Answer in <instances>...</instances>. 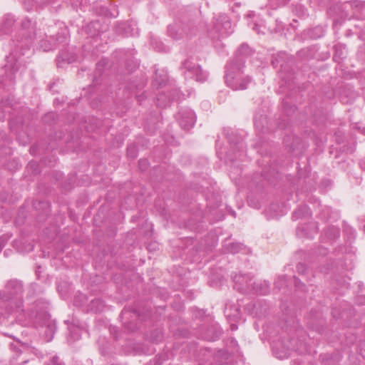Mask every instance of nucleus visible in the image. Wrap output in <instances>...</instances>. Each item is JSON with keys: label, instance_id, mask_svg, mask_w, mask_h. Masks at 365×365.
Masks as SVG:
<instances>
[{"label": "nucleus", "instance_id": "nucleus-1", "mask_svg": "<svg viewBox=\"0 0 365 365\" xmlns=\"http://www.w3.org/2000/svg\"><path fill=\"white\" fill-rule=\"evenodd\" d=\"M23 284L17 279L9 280L3 289L0 290V304L5 306V309L0 312L2 316L11 314H20L23 309Z\"/></svg>", "mask_w": 365, "mask_h": 365}, {"label": "nucleus", "instance_id": "nucleus-2", "mask_svg": "<svg viewBox=\"0 0 365 365\" xmlns=\"http://www.w3.org/2000/svg\"><path fill=\"white\" fill-rule=\"evenodd\" d=\"M245 61L242 57L235 56L226 66L225 82L232 90H245L251 82L250 76H242Z\"/></svg>", "mask_w": 365, "mask_h": 365}, {"label": "nucleus", "instance_id": "nucleus-3", "mask_svg": "<svg viewBox=\"0 0 365 365\" xmlns=\"http://www.w3.org/2000/svg\"><path fill=\"white\" fill-rule=\"evenodd\" d=\"M292 351H300L299 342L295 339H279L272 345L274 355L280 359L289 357Z\"/></svg>", "mask_w": 365, "mask_h": 365}, {"label": "nucleus", "instance_id": "nucleus-4", "mask_svg": "<svg viewBox=\"0 0 365 365\" xmlns=\"http://www.w3.org/2000/svg\"><path fill=\"white\" fill-rule=\"evenodd\" d=\"M181 69L186 79H194L197 82H204L208 76L207 73L202 71L200 65L193 62L191 58L184 61Z\"/></svg>", "mask_w": 365, "mask_h": 365}, {"label": "nucleus", "instance_id": "nucleus-5", "mask_svg": "<svg viewBox=\"0 0 365 365\" xmlns=\"http://www.w3.org/2000/svg\"><path fill=\"white\" fill-rule=\"evenodd\" d=\"M292 63L293 59L288 57V55L284 52L278 53L276 56H272V64L274 67L277 68L278 66L281 67V78L289 85L290 82H292L293 81L292 73H289L287 76H286L283 74V73L286 70L287 67Z\"/></svg>", "mask_w": 365, "mask_h": 365}, {"label": "nucleus", "instance_id": "nucleus-6", "mask_svg": "<svg viewBox=\"0 0 365 365\" xmlns=\"http://www.w3.org/2000/svg\"><path fill=\"white\" fill-rule=\"evenodd\" d=\"M195 113L189 108L182 110L178 115L179 125L184 130H189L192 128L195 123Z\"/></svg>", "mask_w": 365, "mask_h": 365}, {"label": "nucleus", "instance_id": "nucleus-7", "mask_svg": "<svg viewBox=\"0 0 365 365\" xmlns=\"http://www.w3.org/2000/svg\"><path fill=\"white\" fill-rule=\"evenodd\" d=\"M235 288L240 292L250 291L252 287V277L247 274H237L232 276Z\"/></svg>", "mask_w": 365, "mask_h": 365}, {"label": "nucleus", "instance_id": "nucleus-8", "mask_svg": "<svg viewBox=\"0 0 365 365\" xmlns=\"http://www.w3.org/2000/svg\"><path fill=\"white\" fill-rule=\"evenodd\" d=\"M180 99V92L178 89H173L168 94L159 93L156 98V105L160 108L168 106L171 101H179Z\"/></svg>", "mask_w": 365, "mask_h": 365}, {"label": "nucleus", "instance_id": "nucleus-9", "mask_svg": "<svg viewBox=\"0 0 365 365\" xmlns=\"http://www.w3.org/2000/svg\"><path fill=\"white\" fill-rule=\"evenodd\" d=\"M214 29L221 35L231 32V22L225 15H220L214 22Z\"/></svg>", "mask_w": 365, "mask_h": 365}, {"label": "nucleus", "instance_id": "nucleus-10", "mask_svg": "<svg viewBox=\"0 0 365 365\" xmlns=\"http://www.w3.org/2000/svg\"><path fill=\"white\" fill-rule=\"evenodd\" d=\"M29 47H16L15 51H13L9 56H7L8 61L11 64H6V68L11 69L12 73H15L19 69V65L20 64L19 59L16 58V54L19 52V50L22 48H28Z\"/></svg>", "mask_w": 365, "mask_h": 365}, {"label": "nucleus", "instance_id": "nucleus-11", "mask_svg": "<svg viewBox=\"0 0 365 365\" xmlns=\"http://www.w3.org/2000/svg\"><path fill=\"white\" fill-rule=\"evenodd\" d=\"M168 35L174 39L182 38L185 36L184 29L181 25L178 23H175L168 26Z\"/></svg>", "mask_w": 365, "mask_h": 365}, {"label": "nucleus", "instance_id": "nucleus-12", "mask_svg": "<svg viewBox=\"0 0 365 365\" xmlns=\"http://www.w3.org/2000/svg\"><path fill=\"white\" fill-rule=\"evenodd\" d=\"M250 290H253L259 294L265 295L269 290V284L266 281H252V287H251Z\"/></svg>", "mask_w": 365, "mask_h": 365}, {"label": "nucleus", "instance_id": "nucleus-13", "mask_svg": "<svg viewBox=\"0 0 365 365\" xmlns=\"http://www.w3.org/2000/svg\"><path fill=\"white\" fill-rule=\"evenodd\" d=\"M77 57L74 53L70 51L67 49H63L59 55L58 56V62H66L68 63H71L72 62L76 61Z\"/></svg>", "mask_w": 365, "mask_h": 365}, {"label": "nucleus", "instance_id": "nucleus-14", "mask_svg": "<svg viewBox=\"0 0 365 365\" xmlns=\"http://www.w3.org/2000/svg\"><path fill=\"white\" fill-rule=\"evenodd\" d=\"M229 141L231 145V148L228 153V158L231 161H233L235 159L231 156L232 153L235 151L239 153L242 152L245 148L244 143L241 138L237 139L236 142L232 141L231 139H229Z\"/></svg>", "mask_w": 365, "mask_h": 365}, {"label": "nucleus", "instance_id": "nucleus-15", "mask_svg": "<svg viewBox=\"0 0 365 365\" xmlns=\"http://www.w3.org/2000/svg\"><path fill=\"white\" fill-rule=\"evenodd\" d=\"M325 236L330 240L337 239L340 235V230L337 227H328L324 231Z\"/></svg>", "mask_w": 365, "mask_h": 365}, {"label": "nucleus", "instance_id": "nucleus-16", "mask_svg": "<svg viewBox=\"0 0 365 365\" xmlns=\"http://www.w3.org/2000/svg\"><path fill=\"white\" fill-rule=\"evenodd\" d=\"M310 215L309 209L307 205L299 207L293 212V217L294 220L305 217Z\"/></svg>", "mask_w": 365, "mask_h": 365}, {"label": "nucleus", "instance_id": "nucleus-17", "mask_svg": "<svg viewBox=\"0 0 365 365\" xmlns=\"http://www.w3.org/2000/svg\"><path fill=\"white\" fill-rule=\"evenodd\" d=\"M107 64L108 61L106 59H103L96 64V69L93 78V82H95L96 84L98 83V78L101 76L103 73V67Z\"/></svg>", "mask_w": 365, "mask_h": 365}, {"label": "nucleus", "instance_id": "nucleus-18", "mask_svg": "<svg viewBox=\"0 0 365 365\" xmlns=\"http://www.w3.org/2000/svg\"><path fill=\"white\" fill-rule=\"evenodd\" d=\"M14 24V20L12 17H6L4 21V24L0 27V31L4 34L9 33Z\"/></svg>", "mask_w": 365, "mask_h": 365}, {"label": "nucleus", "instance_id": "nucleus-19", "mask_svg": "<svg viewBox=\"0 0 365 365\" xmlns=\"http://www.w3.org/2000/svg\"><path fill=\"white\" fill-rule=\"evenodd\" d=\"M131 313H133L135 317L138 316V313L136 312V310L130 308H124L121 312L120 317L123 319H125L128 318V315Z\"/></svg>", "mask_w": 365, "mask_h": 365}, {"label": "nucleus", "instance_id": "nucleus-20", "mask_svg": "<svg viewBox=\"0 0 365 365\" xmlns=\"http://www.w3.org/2000/svg\"><path fill=\"white\" fill-rule=\"evenodd\" d=\"M324 35V31L321 27H316L310 31V36L314 38H317Z\"/></svg>", "mask_w": 365, "mask_h": 365}, {"label": "nucleus", "instance_id": "nucleus-21", "mask_svg": "<svg viewBox=\"0 0 365 365\" xmlns=\"http://www.w3.org/2000/svg\"><path fill=\"white\" fill-rule=\"evenodd\" d=\"M242 249V245L240 243H232L229 246V251L232 253H237Z\"/></svg>", "mask_w": 365, "mask_h": 365}, {"label": "nucleus", "instance_id": "nucleus-22", "mask_svg": "<svg viewBox=\"0 0 365 365\" xmlns=\"http://www.w3.org/2000/svg\"><path fill=\"white\" fill-rule=\"evenodd\" d=\"M128 156L130 158H135L137 156L136 148L135 145H130L127 149Z\"/></svg>", "mask_w": 365, "mask_h": 365}, {"label": "nucleus", "instance_id": "nucleus-23", "mask_svg": "<svg viewBox=\"0 0 365 365\" xmlns=\"http://www.w3.org/2000/svg\"><path fill=\"white\" fill-rule=\"evenodd\" d=\"M148 165H149V163H148V160H146V159H140L138 161L139 168L143 171L146 170L147 168H148Z\"/></svg>", "mask_w": 365, "mask_h": 365}, {"label": "nucleus", "instance_id": "nucleus-24", "mask_svg": "<svg viewBox=\"0 0 365 365\" xmlns=\"http://www.w3.org/2000/svg\"><path fill=\"white\" fill-rule=\"evenodd\" d=\"M31 23L29 20H24L23 22H22V31H24L23 34L24 35H26V38H29V37H31L30 35H28L26 34L25 32V30L26 29H29L30 26H31Z\"/></svg>", "mask_w": 365, "mask_h": 365}, {"label": "nucleus", "instance_id": "nucleus-25", "mask_svg": "<svg viewBox=\"0 0 365 365\" xmlns=\"http://www.w3.org/2000/svg\"><path fill=\"white\" fill-rule=\"evenodd\" d=\"M155 82L159 85L161 86L163 83H164L166 81V76H160V79L158 78V71H155Z\"/></svg>", "mask_w": 365, "mask_h": 365}, {"label": "nucleus", "instance_id": "nucleus-26", "mask_svg": "<svg viewBox=\"0 0 365 365\" xmlns=\"http://www.w3.org/2000/svg\"><path fill=\"white\" fill-rule=\"evenodd\" d=\"M48 365H64L58 356H53Z\"/></svg>", "mask_w": 365, "mask_h": 365}, {"label": "nucleus", "instance_id": "nucleus-27", "mask_svg": "<svg viewBox=\"0 0 365 365\" xmlns=\"http://www.w3.org/2000/svg\"><path fill=\"white\" fill-rule=\"evenodd\" d=\"M306 269H307V268H306V266L304 264H303V263L297 264V270L299 274H304L306 272Z\"/></svg>", "mask_w": 365, "mask_h": 365}, {"label": "nucleus", "instance_id": "nucleus-28", "mask_svg": "<svg viewBox=\"0 0 365 365\" xmlns=\"http://www.w3.org/2000/svg\"><path fill=\"white\" fill-rule=\"evenodd\" d=\"M294 281L295 287L299 289L303 290V288L304 287V284L300 281V279L294 277Z\"/></svg>", "mask_w": 365, "mask_h": 365}, {"label": "nucleus", "instance_id": "nucleus-29", "mask_svg": "<svg viewBox=\"0 0 365 365\" xmlns=\"http://www.w3.org/2000/svg\"><path fill=\"white\" fill-rule=\"evenodd\" d=\"M125 328L131 331H135L137 329L136 324L128 323V322H124Z\"/></svg>", "mask_w": 365, "mask_h": 365}, {"label": "nucleus", "instance_id": "nucleus-30", "mask_svg": "<svg viewBox=\"0 0 365 365\" xmlns=\"http://www.w3.org/2000/svg\"><path fill=\"white\" fill-rule=\"evenodd\" d=\"M92 304H93V306H94L95 304H100L101 308H102L103 307V305L102 304V302L100 299L93 300Z\"/></svg>", "mask_w": 365, "mask_h": 365}, {"label": "nucleus", "instance_id": "nucleus-31", "mask_svg": "<svg viewBox=\"0 0 365 365\" xmlns=\"http://www.w3.org/2000/svg\"><path fill=\"white\" fill-rule=\"evenodd\" d=\"M336 53H338L339 51H341V47H334ZM336 58V54L334 56V58Z\"/></svg>", "mask_w": 365, "mask_h": 365}, {"label": "nucleus", "instance_id": "nucleus-32", "mask_svg": "<svg viewBox=\"0 0 365 365\" xmlns=\"http://www.w3.org/2000/svg\"><path fill=\"white\" fill-rule=\"evenodd\" d=\"M48 329L51 331H52L53 333L54 332V329H55V327H54V325H53V324H49L48 325Z\"/></svg>", "mask_w": 365, "mask_h": 365}, {"label": "nucleus", "instance_id": "nucleus-33", "mask_svg": "<svg viewBox=\"0 0 365 365\" xmlns=\"http://www.w3.org/2000/svg\"><path fill=\"white\" fill-rule=\"evenodd\" d=\"M98 25V22H91L89 25H88V27L89 26H93V27H96V26Z\"/></svg>", "mask_w": 365, "mask_h": 365}, {"label": "nucleus", "instance_id": "nucleus-34", "mask_svg": "<svg viewBox=\"0 0 365 365\" xmlns=\"http://www.w3.org/2000/svg\"><path fill=\"white\" fill-rule=\"evenodd\" d=\"M343 250V248H342V247H338V248L336 249V252H343V250Z\"/></svg>", "mask_w": 365, "mask_h": 365}, {"label": "nucleus", "instance_id": "nucleus-35", "mask_svg": "<svg viewBox=\"0 0 365 365\" xmlns=\"http://www.w3.org/2000/svg\"><path fill=\"white\" fill-rule=\"evenodd\" d=\"M4 119V115L0 113V120H2Z\"/></svg>", "mask_w": 365, "mask_h": 365}, {"label": "nucleus", "instance_id": "nucleus-36", "mask_svg": "<svg viewBox=\"0 0 365 365\" xmlns=\"http://www.w3.org/2000/svg\"><path fill=\"white\" fill-rule=\"evenodd\" d=\"M29 165H30L31 166H33V165H37L36 164V163H29Z\"/></svg>", "mask_w": 365, "mask_h": 365}, {"label": "nucleus", "instance_id": "nucleus-37", "mask_svg": "<svg viewBox=\"0 0 365 365\" xmlns=\"http://www.w3.org/2000/svg\"><path fill=\"white\" fill-rule=\"evenodd\" d=\"M138 98H139L138 101H141V99H143V97L138 96Z\"/></svg>", "mask_w": 365, "mask_h": 365}, {"label": "nucleus", "instance_id": "nucleus-38", "mask_svg": "<svg viewBox=\"0 0 365 365\" xmlns=\"http://www.w3.org/2000/svg\"><path fill=\"white\" fill-rule=\"evenodd\" d=\"M138 98H139L138 101H141V99H143V97L138 96Z\"/></svg>", "mask_w": 365, "mask_h": 365}, {"label": "nucleus", "instance_id": "nucleus-39", "mask_svg": "<svg viewBox=\"0 0 365 365\" xmlns=\"http://www.w3.org/2000/svg\"><path fill=\"white\" fill-rule=\"evenodd\" d=\"M79 338V335L76 334V339H78Z\"/></svg>", "mask_w": 365, "mask_h": 365}, {"label": "nucleus", "instance_id": "nucleus-40", "mask_svg": "<svg viewBox=\"0 0 365 365\" xmlns=\"http://www.w3.org/2000/svg\"><path fill=\"white\" fill-rule=\"evenodd\" d=\"M161 364V362H157L156 363V365H160Z\"/></svg>", "mask_w": 365, "mask_h": 365}, {"label": "nucleus", "instance_id": "nucleus-41", "mask_svg": "<svg viewBox=\"0 0 365 365\" xmlns=\"http://www.w3.org/2000/svg\"><path fill=\"white\" fill-rule=\"evenodd\" d=\"M364 230L365 231V225H364Z\"/></svg>", "mask_w": 365, "mask_h": 365}, {"label": "nucleus", "instance_id": "nucleus-42", "mask_svg": "<svg viewBox=\"0 0 365 365\" xmlns=\"http://www.w3.org/2000/svg\"><path fill=\"white\" fill-rule=\"evenodd\" d=\"M364 133H365V128H364Z\"/></svg>", "mask_w": 365, "mask_h": 365}]
</instances>
